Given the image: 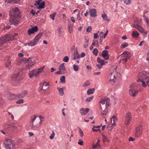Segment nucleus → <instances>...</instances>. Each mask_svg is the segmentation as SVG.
Returning a JSON list of instances; mask_svg holds the SVG:
<instances>
[{
	"mask_svg": "<svg viewBox=\"0 0 149 149\" xmlns=\"http://www.w3.org/2000/svg\"><path fill=\"white\" fill-rule=\"evenodd\" d=\"M90 15L92 17H95L97 16L96 10L95 9H92L89 10Z\"/></svg>",
	"mask_w": 149,
	"mask_h": 149,
	"instance_id": "nucleus-15",
	"label": "nucleus"
},
{
	"mask_svg": "<svg viewBox=\"0 0 149 149\" xmlns=\"http://www.w3.org/2000/svg\"><path fill=\"white\" fill-rule=\"evenodd\" d=\"M42 0H38L37 1H35L36 3H34V6H36L37 4H39L40 3V2Z\"/></svg>",
	"mask_w": 149,
	"mask_h": 149,
	"instance_id": "nucleus-52",
	"label": "nucleus"
},
{
	"mask_svg": "<svg viewBox=\"0 0 149 149\" xmlns=\"http://www.w3.org/2000/svg\"><path fill=\"white\" fill-rule=\"evenodd\" d=\"M139 36V34L137 31H132V36L134 38H138Z\"/></svg>",
	"mask_w": 149,
	"mask_h": 149,
	"instance_id": "nucleus-26",
	"label": "nucleus"
},
{
	"mask_svg": "<svg viewBox=\"0 0 149 149\" xmlns=\"http://www.w3.org/2000/svg\"><path fill=\"white\" fill-rule=\"evenodd\" d=\"M137 81L142 82V86L144 87L147 86L145 82L148 86H149V72L144 71H142L139 74Z\"/></svg>",
	"mask_w": 149,
	"mask_h": 149,
	"instance_id": "nucleus-2",
	"label": "nucleus"
},
{
	"mask_svg": "<svg viewBox=\"0 0 149 149\" xmlns=\"http://www.w3.org/2000/svg\"><path fill=\"white\" fill-rule=\"evenodd\" d=\"M9 115L11 117V118L12 120H13L14 118V116L12 114V113H10L9 112H8Z\"/></svg>",
	"mask_w": 149,
	"mask_h": 149,
	"instance_id": "nucleus-60",
	"label": "nucleus"
},
{
	"mask_svg": "<svg viewBox=\"0 0 149 149\" xmlns=\"http://www.w3.org/2000/svg\"><path fill=\"white\" fill-rule=\"evenodd\" d=\"M24 63L26 64V69H28L31 67L34 64V60L32 58H29L28 59L26 58L23 60Z\"/></svg>",
	"mask_w": 149,
	"mask_h": 149,
	"instance_id": "nucleus-6",
	"label": "nucleus"
},
{
	"mask_svg": "<svg viewBox=\"0 0 149 149\" xmlns=\"http://www.w3.org/2000/svg\"><path fill=\"white\" fill-rule=\"evenodd\" d=\"M10 26L9 25H7L6 26H4L3 28V29L4 30L5 29H9L10 28Z\"/></svg>",
	"mask_w": 149,
	"mask_h": 149,
	"instance_id": "nucleus-62",
	"label": "nucleus"
},
{
	"mask_svg": "<svg viewBox=\"0 0 149 149\" xmlns=\"http://www.w3.org/2000/svg\"><path fill=\"white\" fill-rule=\"evenodd\" d=\"M4 143L6 149H13L15 146V143L14 141L10 139H6L5 140Z\"/></svg>",
	"mask_w": 149,
	"mask_h": 149,
	"instance_id": "nucleus-3",
	"label": "nucleus"
},
{
	"mask_svg": "<svg viewBox=\"0 0 149 149\" xmlns=\"http://www.w3.org/2000/svg\"><path fill=\"white\" fill-rule=\"evenodd\" d=\"M92 30V28L91 26H89L87 27L86 29V31L88 33H90L91 32Z\"/></svg>",
	"mask_w": 149,
	"mask_h": 149,
	"instance_id": "nucleus-46",
	"label": "nucleus"
},
{
	"mask_svg": "<svg viewBox=\"0 0 149 149\" xmlns=\"http://www.w3.org/2000/svg\"><path fill=\"white\" fill-rule=\"evenodd\" d=\"M65 68V67L64 65V63H62L60 65L59 68V70H64Z\"/></svg>",
	"mask_w": 149,
	"mask_h": 149,
	"instance_id": "nucleus-36",
	"label": "nucleus"
},
{
	"mask_svg": "<svg viewBox=\"0 0 149 149\" xmlns=\"http://www.w3.org/2000/svg\"><path fill=\"white\" fill-rule=\"evenodd\" d=\"M97 61L100 64L102 65L105 64L104 61L103 60L100 59L99 57L97 58Z\"/></svg>",
	"mask_w": 149,
	"mask_h": 149,
	"instance_id": "nucleus-28",
	"label": "nucleus"
},
{
	"mask_svg": "<svg viewBox=\"0 0 149 149\" xmlns=\"http://www.w3.org/2000/svg\"><path fill=\"white\" fill-rule=\"evenodd\" d=\"M132 117L131 113L129 112L126 113L125 116V124L126 125H129L131 123L132 120Z\"/></svg>",
	"mask_w": 149,
	"mask_h": 149,
	"instance_id": "nucleus-9",
	"label": "nucleus"
},
{
	"mask_svg": "<svg viewBox=\"0 0 149 149\" xmlns=\"http://www.w3.org/2000/svg\"><path fill=\"white\" fill-rule=\"evenodd\" d=\"M138 92L139 91L136 90L134 91L133 92H132L131 93H130V95L132 96H135L138 93Z\"/></svg>",
	"mask_w": 149,
	"mask_h": 149,
	"instance_id": "nucleus-38",
	"label": "nucleus"
},
{
	"mask_svg": "<svg viewBox=\"0 0 149 149\" xmlns=\"http://www.w3.org/2000/svg\"><path fill=\"white\" fill-rule=\"evenodd\" d=\"M83 143L84 142L82 140H79L78 143L80 145L82 146L84 145Z\"/></svg>",
	"mask_w": 149,
	"mask_h": 149,
	"instance_id": "nucleus-55",
	"label": "nucleus"
},
{
	"mask_svg": "<svg viewBox=\"0 0 149 149\" xmlns=\"http://www.w3.org/2000/svg\"><path fill=\"white\" fill-rule=\"evenodd\" d=\"M7 42L4 36L0 38V45H4Z\"/></svg>",
	"mask_w": 149,
	"mask_h": 149,
	"instance_id": "nucleus-22",
	"label": "nucleus"
},
{
	"mask_svg": "<svg viewBox=\"0 0 149 149\" xmlns=\"http://www.w3.org/2000/svg\"><path fill=\"white\" fill-rule=\"evenodd\" d=\"M44 67V66H43L42 68H40L38 69V71H37V72H38L40 74L42 72V70L43 69Z\"/></svg>",
	"mask_w": 149,
	"mask_h": 149,
	"instance_id": "nucleus-56",
	"label": "nucleus"
},
{
	"mask_svg": "<svg viewBox=\"0 0 149 149\" xmlns=\"http://www.w3.org/2000/svg\"><path fill=\"white\" fill-rule=\"evenodd\" d=\"M94 88L89 89L87 92V93L88 95L94 93Z\"/></svg>",
	"mask_w": 149,
	"mask_h": 149,
	"instance_id": "nucleus-27",
	"label": "nucleus"
},
{
	"mask_svg": "<svg viewBox=\"0 0 149 149\" xmlns=\"http://www.w3.org/2000/svg\"><path fill=\"white\" fill-rule=\"evenodd\" d=\"M89 110V109L88 108H82L80 110V112L82 115H84L86 114Z\"/></svg>",
	"mask_w": 149,
	"mask_h": 149,
	"instance_id": "nucleus-16",
	"label": "nucleus"
},
{
	"mask_svg": "<svg viewBox=\"0 0 149 149\" xmlns=\"http://www.w3.org/2000/svg\"><path fill=\"white\" fill-rule=\"evenodd\" d=\"M56 14V12H54L52 14L50 15V18L52 19V20H54V17Z\"/></svg>",
	"mask_w": 149,
	"mask_h": 149,
	"instance_id": "nucleus-44",
	"label": "nucleus"
},
{
	"mask_svg": "<svg viewBox=\"0 0 149 149\" xmlns=\"http://www.w3.org/2000/svg\"><path fill=\"white\" fill-rule=\"evenodd\" d=\"M102 17L104 20L106 21L107 22H109L110 19H107V16L106 14H102Z\"/></svg>",
	"mask_w": 149,
	"mask_h": 149,
	"instance_id": "nucleus-31",
	"label": "nucleus"
},
{
	"mask_svg": "<svg viewBox=\"0 0 149 149\" xmlns=\"http://www.w3.org/2000/svg\"><path fill=\"white\" fill-rule=\"evenodd\" d=\"M57 89L60 95H63L64 94L63 89L61 88L58 87Z\"/></svg>",
	"mask_w": 149,
	"mask_h": 149,
	"instance_id": "nucleus-30",
	"label": "nucleus"
},
{
	"mask_svg": "<svg viewBox=\"0 0 149 149\" xmlns=\"http://www.w3.org/2000/svg\"><path fill=\"white\" fill-rule=\"evenodd\" d=\"M14 95L13 94H10L9 96L8 99L9 100H11L15 99Z\"/></svg>",
	"mask_w": 149,
	"mask_h": 149,
	"instance_id": "nucleus-42",
	"label": "nucleus"
},
{
	"mask_svg": "<svg viewBox=\"0 0 149 149\" xmlns=\"http://www.w3.org/2000/svg\"><path fill=\"white\" fill-rule=\"evenodd\" d=\"M79 132L80 134V136L82 137L84 135L83 132L82 131L81 129L80 128H79Z\"/></svg>",
	"mask_w": 149,
	"mask_h": 149,
	"instance_id": "nucleus-51",
	"label": "nucleus"
},
{
	"mask_svg": "<svg viewBox=\"0 0 149 149\" xmlns=\"http://www.w3.org/2000/svg\"><path fill=\"white\" fill-rule=\"evenodd\" d=\"M99 32V31H98L97 33H94V37H94V39H96L98 38L99 36H98L97 34Z\"/></svg>",
	"mask_w": 149,
	"mask_h": 149,
	"instance_id": "nucleus-53",
	"label": "nucleus"
},
{
	"mask_svg": "<svg viewBox=\"0 0 149 149\" xmlns=\"http://www.w3.org/2000/svg\"><path fill=\"white\" fill-rule=\"evenodd\" d=\"M133 26L134 28H135L137 29H138L139 27H140L139 25L137 24H134L133 25Z\"/></svg>",
	"mask_w": 149,
	"mask_h": 149,
	"instance_id": "nucleus-57",
	"label": "nucleus"
},
{
	"mask_svg": "<svg viewBox=\"0 0 149 149\" xmlns=\"http://www.w3.org/2000/svg\"><path fill=\"white\" fill-rule=\"evenodd\" d=\"M39 75L38 72H37V71L35 69L30 71L29 73V76L31 78L33 77L34 76L35 77H37Z\"/></svg>",
	"mask_w": 149,
	"mask_h": 149,
	"instance_id": "nucleus-11",
	"label": "nucleus"
},
{
	"mask_svg": "<svg viewBox=\"0 0 149 149\" xmlns=\"http://www.w3.org/2000/svg\"><path fill=\"white\" fill-rule=\"evenodd\" d=\"M37 117V116L35 115H34L33 116H31V117L30 124L31 126V127L32 128H34L35 127V126L33 125V123L34 121L36 120Z\"/></svg>",
	"mask_w": 149,
	"mask_h": 149,
	"instance_id": "nucleus-17",
	"label": "nucleus"
},
{
	"mask_svg": "<svg viewBox=\"0 0 149 149\" xmlns=\"http://www.w3.org/2000/svg\"><path fill=\"white\" fill-rule=\"evenodd\" d=\"M27 93L28 92L27 91H24L22 92L21 94L24 96L26 95L27 94Z\"/></svg>",
	"mask_w": 149,
	"mask_h": 149,
	"instance_id": "nucleus-58",
	"label": "nucleus"
},
{
	"mask_svg": "<svg viewBox=\"0 0 149 149\" xmlns=\"http://www.w3.org/2000/svg\"><path fill=\"white\" fill-rule=\"evenodd\" d=\"M108 30L107 29V31L105 33L103 37H102V38H105L107 36V35H108Z\"/></svg>",
	"mask_w": 149,
	"mask_h": 149,
	"instance_id": "nucleus-54",
	"label": "nucleus"
},
{
	"mask_svg": "<svg viewBox=\"0 0 149 149\" xmlns=\"http://www.w3.org/2000/svg\"><path fill=\"white\" fill-rule=\"evenodd\" d=\"M122 56V57L127 58H130L131 57V54L130 52L127 51H125L119 56Z\"/></svg>",
	"mask_w": 149,
	"mask_h": 149,
	"instance_id": "nucleus-14",
	"label": "nucleus"
},
{
	"mask_svg": "<svg viewBox=\"0 0 149 149\" xmlns=\"http://www.w3.org/2000/svg\"><path fill=\"white\" fill-rule=\"evenodd\" d=\"M63 61L67 62L69 61V57L68 56H65L63 58Z\"/></svg>",
	"mask_w": 149,
	"mask_h": 149,
	"instance_id": "nucleus-47",
	"label": "nucleus"
},
{
	"mask_svg": "<svg viewBox=\"0 0 149 149\" xmlns=\"http://www.w3.org/2000/svg\"><path fill=\"white\" fill-rule=\"evenodd\" d=\"M102 55L103 58L105 60H108L109 59V57L108 51L105 50L102 51Z\"/></svg>",
	"mask_w": 149,
	"mask_h": 149,
	"instance_id": "nucleus-12",
	"label": "nucleus"
},
{
	"mask_svg": "<svg viewBox=\"0 0 149 149\" xmlns=\"http://www.w3.org/2000/svg\"><path fill=\"white\" fill-rule=\"evenodd\" d=\"M89 40V39H86V38H85V42L84 45V47L85 48H86L88 47V45Z\"/></svg>",
	"mask_w": 149,
	"mask_h": 149,
	"instance_id": "nucleus-34",
	"label": "nucleus"
},
{
	"mask_svg": "<svg viewBox=\"0 0 149 149\" xmlns=\"http://www.w3.org/2000/svg\"><path fill=\"white\" fill-rule=\"evenodd\" d=\"M102 138L104 142H106L109 141L108 138L104 135H102Z\"/></svg>",
	"mask_w": 149,
	"mask_h": 149,
	"instance_id": "nucleus-35",
	"label": "nucleus"
},
{
	"mask_svg": "<svg viewBox=\"0 0 149 149\" xmlns=\"http://www.w3.org/2000/svg\"><path fill=\"white\" fill-rule=\"evenodd\" d=\"M69 24L68 25V30L70 33H71L73 32V24H71L70 22H69Z\"/></svg>",
	"mask_w": 149,
	"mask_h": 149,
	"instance_id": "nucleus-21",
	"label": "nucleus"
},
{
	"mask_svg": "<svg viewBox=\"0 0 149 149\" xmlns=\"http://www.w3.org/2000/svg\"><path fill=\"white\" fill-rule=\"evenodd\" d=\"M45 5V2L43 1L42 3H40L39 4H37L36 6L38 9H41L44 8Z\"/></svg>",
	"mask_w": 149,
	"mask_h": 149,
	"instance_id": "nucleus-23",
	"label": "nucleus"
},
{
	"mask_svg": "<svg viewBox=\"0 0 149 149\" xmlns=\"http://www.w3.org/2000/svg\"><path fill=\"white\" fill-rule=\"evenodd\" d=\"M93 148H95L99 146V141L98 140L95 144H93Z\"/></svg>",
	"mask_w": 149,
	"mask_h": 149,
	"instance_id": "nucleus-41",
	"label": "nucleus"
},
{
	"mask_svg": "<svg viewBox=\"0 0 149 149\" xmlns=\"http://www.w3.org/2000/svg\"><path fill=\"white\" fill-rule=\"evenodd\" d=\"M128 45V43L126 42H124L122 43L121 45L120 48L121 49L127 47Z\"/></svg>",
	"mask_w": 149,
	"mask_h": 149,
	"instance_id": "nucleus-33",
	"label": "nucleus"
},
{
	"mask_svg": "<svg viewBox=\"0 0 149 149\" xmlns=\"http://www.w3.org/2000/svg\"><path fill=\"white\" fill-rule=\"evenodd\" d=\"M93 96H91L89 97H87L85 100L86 102H90L93 99Z\"/></svg>",
	"mask_w": 149,
	"mask_h": 149,
	"instance_id": "nucleus-40",
	"label": "nucleus"
},
{
	"mask_svg": "<svg viewBox=\"0 0 149 149\" xmlns=\"http://www.w3.org/2000/svg\"><path fill=\"white\" fill-rule=\"evenodd\" d=\"M113 73H111L110 78L111 79V80L115 81L114 79H116V77L114 75H113Z\"/></svg>",
	"mask_w": 149,
	"mask_h": 149,
	"instance_id": "nucleus-50",
	"label": "nucleus"
},
{
	"mask_svg": "<svg viewBox=\"0 0 149 149\" xmlns=\"http://www.w3.org/2000/svg\"><path fill=\"white\" fill-rule=\"evenodd\" d=\"M49 85L47 82H44L42 84V86L41 90H46L49 88Z\"/></svg>",
	"mask_w": 149,
	"mask_h": 149,
	"instance_id": "nucleus-19",
	"label": "nucleus"
},
{
	"mask_svg": "<svg viewBox=\"0 0 149 149\" xmlns=\"http://www.w3.org/2000/svg\"><path fill=\"white\" fill-rule=\"evenodd\" d=\"M73 70L75 71H77L79 70V66L78 65L74 64L73 65Z\"/></svg>",
	"mask_w": 149,
	"mask_h": 149,
	"instance_id": "nucleus-39",
	"label": "nucleus"
},
{
	"mask_svg": "<svg viewBox=\"0 0 149 149\" xmlns=\"http://www.w3.org/2000/svg\"><path fill=\"white\" fill-rule=\"evenodd\" d=\"M23 77L21 72H18L17 74H13L12 76V81L13 82H16L23 79Z\"/></svg>",
	"mask_w": 149,
	"mask_h": 149,
	"instance_id": "nucleus-5",
	"label": "nucleus"
},
{
	"mask_svg": "<svg viewBox=\"0 0 149 149\" xmlns=\"http://www.w3.org/2000/svg\"><path fill=\"white\" fill-rule=\"evenodd\" d=\"M11 60L10 57H8L7 61L5 63V67L6 68H8L11 66Z\"/></svg>",
	"mask_w": 149,
	"mask_h": 149,
	"instance_id": "nucleus-24",
	"label": "nucleus"
},
{
	"mask_svg": "<svg viewBox=\"0 0 149 149\" xmlns=\"http://www.w3.org/2000/svg\"><path fill=\"white\" fill-rule=\"evenodd\" d=\"M141 33H142L143 36H146L147 34V32L146 31L144 30L143 31V32H142Z\"/></svg>",
	"mask_w": 149,
	"mask_h": 149,
	"instance_id": "nucleus-63",
	"label": "nucleus"
},
{
	"mask_svg": "<svg viewBox=\"0 0 149 149\" xmlns=\"http://www.w3.org/2000/svg\"><path fill=\"white\" fill-rule=\"evenodd\" d=\"M90 84V83L88 81H86L83 84V87H86Z\"/></svg>",
	"mask_w": 149,
	"mask_h": 149,
	"instance_id": "nucleus-48",
	"label": "nucleus"
},
{
	"mask_svg": "<svg viewBox=\"0 0 149 149\" xmlns=\"http://www.w3.org/2000/svg\"><path fill=\"white\" fill-rule=\"evenodd\" d=\"M6 2L8 3H17L20 0H6Z\"/></svg>",
	"mask_w": 149,
	"mask_h": 149,
	"instance_id": "nucleus-29",
	"label": "nucleus"
},
{
	"mask_svg": "<svg viewBox=\"0 0 149 149\" xmlns=\"http://www.w3.org/2000/svg\"><path fill=\"white\" fill-rule=\"evenodd\" d=\"M99 103L101 105V111H102L101 115L104 117L108 112L107 108L110 104V100L108 98H102L100 99Z\"/></svg>",
	"mask_w": 149,
	"mask_h": 149,
	"instance_id": "nucleus-1",
	"label": "nucleus"
},
{
	"mask_svg": "<svg viewBox=\"0 0 149 149\" xmlns=\"http://www.w3.org/2000/svg\"><path fill=\"white\" fill-rule=\"evenodd\" d=\"M143 129V126L140 125L137 127L136 129L135 136L136 137H139L141 134L142 130Z\"/></svg>",
	"mask_w": 149,
	"mask_h": 149,
	"instance_id": "nucleus-10",
	"label": "nucleus"
},
{
	"mask_svg": "<svg viewBox=\"0 0 149 149\" xmlns=\"http://www.w3.org/2000/svg\"><path fill=\"white\" fill-rule=\"evenodd\" d=\"M136 86L134 83L132 84L130 86V88L129 90V93H131L132 92L136 90Z\"/></svg>",
	"mask_w": 149,
	"mask_h": 149,
	"instance_id": "nucleus-18",
	"label": "nucleus"
},
{
	"mask_svg": "<svg viewBox=\"0 0 149 149\" xmlns=\"http://www.w3.org/2000/svg\"><path fill=\"white\" fill-rule=\"evenodd\" d=\"M24 101V100L23 99H19L16 102V103L17 104H20L22 103H23Z\"/></svg>",
	"mask_w": 149,
	"mask_h": 149,
	"instance_id": "nucleus-45",
	"label": "nucleus"
},
{
	"mask_svg": "<svg viewBox=\"0 0 149 149\" xmlns=\"http://www.w3.org/2000/svg\"><path fill=\"white\" fill-rule=\"evenodd\" d=\"M98 51L97 49L95 48L93 51V54L95 56H97V55Z\"/></svg>",
	"mask_w": 149,
	"mask_h": 149,
	"instance_id": "nucleus-43",
	"label": "nucleus"
},
{
	"mask_svg": "<svg viewBox=\"0 0 149 149\" xmlns=\"http://www.w3.org/2000/svg\"><path fill=\"white\" fill-rule=\"evenodd\" d=\"M9 15L10 16L9 22L10 24L15 25L19 23L21 20L20 16L16 17L11 15V14Z\"/></svg>",
	"mask_w": 149,
	"mask_h": 149,
	"instance_id": "nucleus-4",
	"label": "nucleus"
},
{
	"mask_svg": "<svg viewBox=\"0 0 149 149\" xmlns=\"http://www.w3.org/2000/svg\"><path fill=\"white\" fill-rule=\"evenodd\" d=\"M124 3L126 4H130L131 1L130 0H123Z\"/></svg>",
	"mask_w": 149,
	"mask_h": 149,
	"instance_id": "nucleus-49",
	"label": "nucleus"
},
{
	"mask_svg": "<svg viewBox=\"0 0 149 149\" xmlns=\"http://www.w3.org/2000/svg\"><path fill=\"white\" fill-rule=\"evenodd\" d=\"M20 12L18 7H15L12 9L10 11L9 14H11V15L14 17L20 16Z\"/></svg>",
	"mask_w": 149,
	"mask_h": 149,
	"instance_id": "nucleus-8",
	"label": "nucleus"
},
{
	"mask_svg": "<svg viewBox=\"0 0 149 149\" xmlns=\"http://www.w3.org/2000/svg\"><path fill=\"white\" fill-rule=\"evenodd\" d=\"M18 35V33H14V34H11L10 33H8L4 36V38H5L7 42L9 41H12L15 40L16 38V37Z\"/></svg>",
	"mask_w": 149,
	"mask_h": 149,
	"instance_id": "nucleus-7",
	"label": "nucleus"
},
{
	"mask_svg": "<svg viewBox=\"0 0 149 149\" xmlns=\"http://www.w3.org/2000/svg\"><path fill=\"white\" fill-rule=\"evenodd\" d=\"M111 125H113L115 124V122L117 120V118L115 116L113 115L112 118H111Z\"/></svg>",
	"mask_w": 149,
	"mask_h": 149,
	"instance_id": "nucleus-25",
	"label": "nucleus"
},
{
	"mask_svg": "<svg viewBox=\"0 0 149 149\" xmlns=\"http://www.w3.org/2000/svg\"><path fill=\"white\" fill-rule=\"evenodd\" d=\"M143 17L146 22L147 23H149V20L148 19L145 15H143Z\"/></svg>",
	"mask_w": 149,
	"mask_h": 149,
	"instance_id": "nucleus-64",
	"label": "nucleus"
},
{
	"mask_svg": "<svg viewBox=\"0 0 149 149\" xmlns=\"http://www.w3.org/2000/svg\"><path fill=\"white\" fill-rule=\"evenodd\" d=\"M37 44V43L34 40L27 43L28 45L30 46H33L36 45Z\"/></svg>",
	"mask_w": 149,
	"mask_h": 149,
	"instance_id": "nucleus-32",
	"label": "nucleus"
},
{
	"mask_svg": "<svg viewBox=\"0 0 149 149\" xmlns=\"http://www.w3.org/2000/svg\"><path fill=\"white\" fill-rule=\"evenodd\" d=\"M79 14H80V12H79V13L77 14V19L79 21H80L81 19V18L80 17Z\"/></svg>",
	"mask_w": 149,
	"mask_h": 149,
	"instance_id": "nucleus-61",
	"label": "nucleus"
},
{
	"mask_svg": "<svg viewBox=\"0 0 149 149\" xmlns=\"http://www.w3.org/2000/svg\"><path fill=\"white\" fill-rule=\"evenodd\" d=\"M38 29L37 26H35L31 29H29L28 31V33L29 35L34 33L35 32H37Z\"/></svg>",
	"mask_w": 149,
	"mask_h": 149,
	"instance_id": "nucleus-13",
	"label": "nucleus"
},
{
	"mask_svg": "<svg viewBox=\"0 0 149 149\" xmlns=\"http://www.w3.org/2000/svg\"><path fill=\"white\" fill-rule=\"evenodd\" d=\"M61 82L62 84H65V77L64 76H63L60 79Z\"/></svg>",
	"mask_w": 149,
	"mask_h": 149,
	"instance_id": "nucleus-37",
	"label": "nucleus"
},
{
	"mask_svg": "<svg viewBox=\"0 0 149 149\" xmlns=\"http://www.w3.org/2000/svg\"><path fill=\"white\" fill-rule=\"evenodd\" d=\"M42 33H39L36 35L34 38V40L37 43H38L39 40L40 39L42 36Z\"/></svg>",
	"mask_w": 149,
	"mask_h": 149,
	"instance_id": "nucleus-20",
	"label": "nucleus"
},
{
	"mask_svg": "<svg viewBox=\"0 0 149 149\" xmlns=\"http://www.w3.org/2000/svg\"><path fill=\"white\" fill-rule=\"evenodd\" d=\"M39 117L40 118V119L41 123H42L43 121V120L44 119V117L43 116H42L40 115L39 116Z\"/></svg>",
	"mask_w": 149,
	"mask_h": 149,
	"instance_id": "nucleus-59",
	"label": "nucleus"
}]
</instances>
